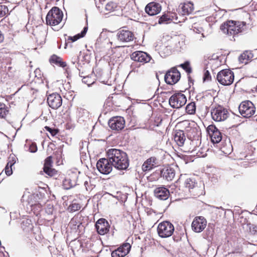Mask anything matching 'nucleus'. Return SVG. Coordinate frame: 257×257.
Masks as SVG:
<instances>
[{
    "mask_svg": "<svg viewBox=\"0 0 257 257\" xmlns=\"http://www.w3.org/2000/svg\"><path fill=\"white\" fill-rule=\"evenodd\" d=\"M107 158L111 165L120 170H126L129 166L127 155L124 152L116 149H110L107 151Z\"/></svg>",
    "mask_w": 257,
    "mask_h": 257,
    "instance_id": "1",
    "label": "nucleus"
},
{
    "mask_svg": "<svg viewBox=\"0 0 257 257\" xmlns=\"http://www.w3.org/2000/svg\"><path fill=\"white\" fill-rule=\"evenodd\" d=\"M220 30L227 36L233 38L246 30V24L244 22L228 21L221 25Z\"/></svg>",
    "mask_w": 257,
    "mask_h": 257,
    "instance_id": "2",
    "label": "nucleus"
},
{
    "mask_svg": "<svg viewBox=\"0 0 257 257\" xmlns=\"http://www.w3.org/2000/svg\"><path fill=\"white\" fill-rule=\"evenodd\" d=\"M63 17V12L58 8L53 7L47 15L46 23L52 26L58 25L61 22Z\"/></svg>",
    "mask_w": 257,
    "mask_h": 257,
    "instance_id": "3",
    "label": "nucleus"
},
{
    "mask_svg": "<svg viewBox=\"0 0 257 257\" xmlns=\"http://www.w3.org/2000/svg\"><path fill=\"white\" fill-rule=\"evenodd\" d=\"M174 231V225L169 221H165L160 223L157 227L158 235L162 238L171 236Z\"/></svg>",
    "mask_w": 257,
    "mask_h": 257,
    "instance_id": "4",
    "label": "nucleus"
},
{
    "mask_svg": "<svg viewBox=\"0 0 257 257\" xmlns=\"http://www.w3.org/2000/svg\"><path fill=\"white\" fill-rule=\"evenodd\" d=\"M216 79L223 85H230L233 82L234 74L229 69H224L218 73Z\"/></svg>",
    "mask_w": 257,
    "mask_h": 257,
    "instance_id": "5",
    "label": "nucleus"
},
{
    "mask_svg": "<svg viewBox=\"0 0 257 257\" xmlns=\"http://www.w3.org/2000/svg\"><path fill=\"white\" fill-rule=\"evenodd\" d=\"M238 109L240 114L246 118L250 117L255 111L253 104L249 100L242 101L239 105Z\"/></svg>",
    "mask_w": 257,
    "mask_h": 257,
    "instance_id": "6",
    "label": "nucleus"
},
{
    "mask_svg": "<svg viewBox=\"0 0 257 257\" xmlns=\"http://www.w3.org/2000/svg\"><path fill=\"white\" fill-rule=\"evenodd\" d=\"M187 101L185 95L181 93H175L169 99V104L174 108H180L184 105Z\"/></svg>",
    "mask_w": 257,
    "mask_h": 257,
    "instance_id": "7",
    "label": "nucleus"
},
{
    "mask_svg": "<svg viewBox=\"0 0 257 257\" xmlns=\"http://www.w3.org/2000/svg\"><path fill=\"white\" fill-rule=\"evenodd\" d=\"M212 119L216 121L225 120L228 116V111L221 106H218L211 110Z\"/></svg>",
    "mask_w": 257,
    "mask_h": 257,
    "instance_id": "8",
    "label": "nucleus"
},
{
    "mask_svg": "<svg viewBox=\"0 0 257 257\" xmlns=\"http://www.w3.org/2000/svg\"><path fill=\"white\" fill-rule=\"evenodd\" d=\"M184 186L186 191H188L193 196H199L202 193V190L199 188L197 184L193 179H186L184 182Z\"/></svg>",
    "mask_w": 257,
    "mask_h": 257,
    "instance_id": "9",
    "label": "nucleus"
},
{
    "mask_svg": "<svg viewBox=\"0 0 257 257\" xmlns=\"http://www.w3.org/2000/svg\"><path fill=\"white\" fill-rule=\"evenodd\" d=\"M108 158H101L98 160L96 164L98 170L103 174H108L112 171V166Z\"/></svg>",
    "mask_w": 257,
    "mask_h": 257,
    "instance_id": "10",
    "label": "nucleus"
},
{
    "mask_svg": "<svg viewBox=\"0 0 257 257\" xmlns=\"http://www.w3.org/2000/svg\"><path fill=\"white\" fill-rule=\"evenodd\" d=\"M180 78V73L176 68H172L165 76L166 82L170 85L176 83Z\"/></svg>",
    "mask_w": 257,
    "mask_h": 257,
    "instance_id": "11",
    "label": "nucleus"
},
{
    "mask_svg": "<svg viewBox=\"0 0 257 257\" xmlns=\"http://www.w3.org/2000/svg\"><path fill=\"white\" fill-rule=\"evenodd\" d=\"M108 124L112 130L119 131L124 128L125 120L123 117L117 116L110 118Z\"/></svg>",
    "mask_w": 257,
    "mask_h": 257,
    "instance_id": "12",
    "label": "nucleus"
},
{
    "mask_svg": "<svg viewBox=\"0 0 257 257\" xmlns=\"http://www.w3.org/2000/svg\"><path fill=\"white\" fill-rule=\"evenodd\" d=\"M207 221L202 216L196 217L192 221V230L197 233L201 232L206 227Z\"/></svg>",
    "mask_w": 257,
    "mask_h": 257,
    "instance_id": "13",
    "label": "nucleus"
},
{
    "mask_svg": "<svg viewBox=\"0 0 257 257\" xmlns=\"http://www.w3.org/2000/svg\"><path fill=\"white\" fill-rule=\"evenodd\" d=\"M62 99L61 96L58 93H52L47 97V102L50 107L56 109L62 105Z\"/></svg>",
    "mask_w": 257,
    "mask_h": 257,
    "instance_id": "14",
    "label": "nucleus"
},
{
    "mask_svg": "<svg viewBox=\"0 0 257 257\" xmlns=\"http://www.w3.org/2000/svg\"><path fill=\"white\" fill-rule=\"evenodd\" d=\"M131 59L139 62L146 63L150 62L151 59V56L147 53L143 51H136L131 55Z\"/></svg>",
    "mask_w": 257,
    "mask_h": 257,
    "instance_id": "15",
    "label": "nucleus"
},
{
    "mask_svg": "<svg viewBox=\"0 0 257 257\" xmlns=\"http://www.w3.org/2000/svg\"><path fill=\"white\" fill-rule=\"evenodd\" d=\"M95 227L100 235H104L108 232L109 225L105 219L100 218L96 222Z\"/></svg>",
    "mask_w": 257,
    "mask_h": 257,
    "instance_id": "16",
    "label": "nucleus"
},
{
    "mask_svg": "<svg viewBox=\"0 0 257 257\" xmlns=\"http://www.w3.org/2000/svg\"><path fill=\"white\" fill-rule=\"evenodd\" d=\"M207 131L213 143H218L221 140V134L214 125H209Z\"/></svg>",
    "mask_w": 257,
    "mask_h": 257,
    "instance_id": "17",
    "label": "nucleus"
},
{
    "mask_svg": "<svg viewBox=\"0 0 257 257\" xmlns=\"http://www.w3.org/2000/svg\"><path fill=\"white\" fill-rule=\"evenodd\" d=\"M162 9L160 4L156 2H152L148 4L146 8V12L150 16H155L159 14Z\"/></svg>",
    "mask_w": 257,
    "mask_h": 257,
    "instance_id": "18",
    "label": "nucleus"
},
{
    "mask_svg": "<svg viewBox=\"0 0 257 257\" xmlns=\"http://www.w3.org/2000/svg\"><path fill=\"white\" fill-rule=\"evenodd\" d=\"M133 33L128 30H121L117 34V39L122 42H128L132 41L134 39Z\"/></svg>",
    "mask_w": 257,
    "mask_h": 257,
    "instance_id": "19",
    "label": "nucleus"
},
{
    "mask_svg": "<svg viewBox=\"0 0 257 257\" xmlns=\"http://www.w3.org/2000/svg\"><path fill=\"white\" fill-rule=\"evenodd\" d=\"M155 197L160 200H166L169 196L170 192L168 189L164 187H159L154 191Z\"/></svg>",
    "mask_w": 257,
    "mask_h": 257,
    "instance_id": "20",
    "label": "nucleus"
},
{
    "mask_svg": "<svg viewBox=\"0 0 257 257\" xmlns=\"http://www.w3.org/2000/svg\"><path fill=\"white\" fill-rule=\"evenodd\" d=\"M52 157L49 156L45 159L43 167L44 172L50 176H53L56 173V171L52 168Z\"/></svg>",
    "mask_w": 257,
    "mask_h": 257,
    "instance_id": "21",
    "label": "nucleus"
},
{
    "mask_svg": "<svg viewBox=\"0 0 257 257\" xmlns=\"http://www.w3.org/2000/svg\"><path fill=\"white\" fill-rule=\"evenodd\" d=\"M158 160L156 157H152L148 159L143 164L142 169L144 172L151 170L158 165Z\"/></svg>",
    "mask_w": 257,
    "mask_h": 257,
    "instance_id": "22",
    "label": "nucleus"
},
{
    "mask_svg": "<svg viewBox=\"0 0 257 257\" xmlns=\"http://www.w3.org/2000/svg\"><path fill=\"white\" fill-rule=\"evenodd\" d=\"M161 174L167 180L172 181L175 176V171L173 168L167 167L162 169Z\"/></svg>",
    "mask_w": 257,
    "mask_h": 257,
    "instance_id": "23",
    "label": "nucleus"
},
{
    "mask_svg": "<svg viewBox=\"0 0 257 257\" xmlns=\"http://www.w3.org/2000/svg\"><path fill=\"white\" fill-rule=\"evenodd\" d=\"M180 10L179 13L182 16L189 15L191 14L194 10L193 5L191 3H185L180 6Z\"/></svg>",
    "mask_w": 257,
    "mask_h": 257,
    "instance_id": "24",
    "label": "nucleus"
},
{
    "mask_svg": "<svg viewBox=\"0 0 257 257\" xmlns=\"http://www.w3.org/2000/svg\"><path fill=\"white\" fill-rule=\"evenodd\" d=\"M17 158L15 156H10L8 160L5 171L7 176H10L13 173V166L16 163Z\"/></svg>",
    "mask_w": 257,
    "mask_h": 257,
    "instance_id": "25",
    "label": "nucleus"
},
{
    "mask_svg": "<svg viewBox=\"0 0 257 257\" xmlns=\"http://www.w3.org/2000/svg\"><path fill=\"white\" fill-rule=\"evenodd\" d=\"M174 139L179 146H182L186 140L184 132L181 130L177 131L174 136Z\"/></svg>",
    "mask_w": 257,
    "mask_h": 257,
    "instance_id": "26",
    "label": "nucleus"
},
{
    "mask_svg": "<svg viewBox=\"0 0 257 257\" xmlns=\"http://www.w3.org/2000/svg\"><path fill=\"white\" fill-rule=\"evenodd\" d=\"M252 57L253 54L251 52L245 51L239 56L238 60L240 63L246 64Z\"/></svg>",
    "mask_w": 257,
    "mask_h": 257,
    "instance_id": "27",
    "label": "nucleus"
},
{
    "mask_svg": "<svg viewBox=\"0 0 257 257\" xmlns=\"http://www.w3.org/2000/svg\"><path fill=\"white\" fill-rule=\"evenodd\" d=\"M81 224L78 217H73L70 220L68 225L72 230L77 232V230H79V228L81 227Z\"/></svg>",
    "mask_w": 257,
    "mask_h": 257,
    "instance_id": "28",
    "label": "nucleus"
},
{
    "mask_svg": "<svg viewBox=\"0 0 257 257\" xmlns=\"http://www.w3.org/2000/svg\"><path fill=\"white\" fill-rule=\"evenodd\" d=\"M50 61L51 63L55 64L62 67L66 66V63L63 61L62 59L56 55H53L51 57Z\"/></svg>",
    "mask_w": 257,
    "mask_h": 257,
    "instance_id": "29",
    "label": "nucleus"
},
{
    "mask_svg": "<svg viewBox=\"0 0 257 257\" xmlns=\"http://www.w3.org/2000/svg\"><path fill=\"white\" fill-rule=\"evenodd\" d=\"M131 248V246L128 243H125L123 244L122 245L119 247L117 249H118V251L121 253L120 256L124 257L127 254L130 252Z\"/></svg>",
    "mask_w": 257,
    "mask_h": 257,
    "instance_id": "30",
    "label": "nucleus"
},
{
    "mask_svg": "<svg viewBox=\"0 0 257 257\" xmlns=\"http://www.w3.org/2000/svg\"><path fill=\"white\" fill-rule=\"evenodd\" d=\"M174 20V16L173 15H170L168 14H165L163 15L159 20V24H167L170 20L172 21Z\"/></svg>",
    "mask_w": 257,
    "mask_h": 257,
    "instance_id": "31",
    "label": "nucleus"
},
{
    "mask_svg": "<svg viewBox=\"0 0 257 257\" xmlns=\"http://www.w3.org/2000/svg\"><path fill=\"white\" fill-rule=\"evenodd\" d=\"M87 30H88V27H85L83 28V30L81 32V33L78 34L73 37H70V36L68 38V40H71L72 42L76 41L79 38L83 37L85 35Z\"/></svg>",
    "mask_w": 257,
    "mask_h": 257,
    "instance_id": "32",
    "label": "nucleus"
},
{
    "mask_svg": "<svg viewBox=\"0 0 257 257\" xmlns=\"http://www.w3.org/2000/svg\"><path fill=\"white\" fill-rule=\"evenodd\" d=\"M8 107L3 103H0V118H5L8 114Z\"/></svg>",
    "mask_w": 257,
    "mask_h": 257,
    "instance_id": "33",
    "label": "nucleus"
},
{
    "mask_svg": "<svg viewBox=\"0 0 257 257\" xmlns=\"http://www.w3.org/2000/svg\"><path fill=\"white\" fill-rule=\"evenodd\" d=\"M186 110L188 114H194L196 110V106L195 103L194 102H192L187 104L186 107Z\"/></svg>",
    "mask_w": 257,
    "mask_h": 257,
    "instance_id": "34",
    "label": "nucleus"
},
{
    "mask_svg": "<svg viewBox=\"0 0 257 257\" xmlns=\"http://www.w3.org/2000/svg\"><path fill=\"white\" fill-rule=\"evenodd\" d=\"M81 208V206L79 204L73 202L68 207V209L71 212H74L78 210Z\"/></svg>",
    "mask_w": 257,
    "mask_h": 257,
    "instance_id": "35",
    "label": "nucleus"
},
{
    "mask_svg": "<svg viewBox=\"0 0 257 257\" xmlns=\"http://www.w3.org/2000/svg\"><path fill=\"white\" fill-rule=\"evenodd\" d=\"M9 10L7 6L0 5V18L4 17L8 13Z\"/></svg>",
    "mask_w": 257,
    "mask_h": 257,
    "instance_id": "36",
    "label": "nucleus"
},
{
    "mask_svg": "<svg viewBox=\"0 0 257 257\" xmlns=\"http://www.w3.org/2000/svg\"><path fill=\"white\" fill-rule=\"evenodd\" d=\"M82 80L83 83L86 84L88 86H90L94 82V81L89 76L83 77Z\"/></svg>",
    "mask_w": 257,
    "mask_h": 257,
    "instance_id": "37",
    "label": "nucleus"
},
{
    "mask_svg": "<svg viewBox=\"0 0 257 257\" xmlns=\"http://www.w3.org/2000/svg\"><path fill=\"white\" fill-rule=\"evenodd\" d=\"M180 66L183 68L188 73L191 72V68L189 66V63L185 62L184 63L180 65Z\"/></svg>",
    "mask_w": 257,
    "mask_h": 257,
    "instance_id": "38",
    "label": "nucleus"
},
{
    "mask_svg": "<svg viewBox=\"0 0 257 257\" xmlns=\"http://www.w3.org/2000/svg\"><path fill=\"white\" fill-rule=\"evenodd\" d=\"M115 4L113 3H108L105 6V9L108 11H113L115 8Z\"/></svg>",
    "mask_w": 257,
    "mask_h": 257,
    "instance_id": "39",
    "label": "nucleus"
},
{
    "mask_svg": "<svg viewBox=\"0 0 257 257\" xmlns=\"http://www.w3.org/2000/svg\"><path fill=\"white\" fill-rule=\"evenodd\" d=\"M29 151L31 153H36L37 151V147L35 143H32L29 149Z\"/></svg>",
    "mask_w": 257,
    "mask_h": 257,
    "instance_id": "40",
    "label": "nucleus"
},
{
    "mask_svg": "<svg viewBox=\"0 0 257 257\" xmlns=\"http://www.w3.org/2000/svg\"><path fill=\"white\" fill-rule=\"evenodd\" d=\"M211 79V75L208 70H206L204 73V81H209Z\"/></svg>",
    "mask_w": 257,
    "mask_h": 257,
    "instance_id": "41",
    "label": "nucleus"
},
{
    "mask_svg": "<svg viewBox=\"0 0 257 257\" xmlns=\"http://www.w3.org/2000/svg\"><path fill=\"white\" fill-rule=\"evenodd\" d=\"M45 128L48 131L52 136H55L58 133V131L55 129H52L49 126H45Z\"/></svg>",
    "mask_w": 257,
    "mask_h": 257,
    "instance_id": "42",
    "label": "nucleus"
},
{
    "mask_svg": "<svg viewBox=\"0 0 257 257\" xmlns=\"http://www.w3.org/2000/svg\"><path fill=\"white\" fill-rule=\"evenodd\" d=\"M121 253L118 251V249H117L116 250L113 251L111 253V256L112 257H121L120 256Z\"/></svg>",
    "mask_w": 257,
    "mask_h": 257,
    "instance_id": "43",
    "label": "nucleus"
},
{
    "mask_svg": "<svg viewBox=\"0 0 257 257\" xmlns=\"http://www.w3.org/2000/svg\"><path fill=\"white\" fill-rule=\"evenodd\" d=\"M78 111L79 114L81 113H83L86 114H88V111L84 109L81 108L78 109Z\"/></svg>",
    "mask_w": 257,
    "mask_h": 257,
    "instance_id": "44",
    "label": "nucleus"
},
{
    "mask_svg": "<svg viewBox=\"0 0 257 257\" xmlns=\"http://www.w3.org/2000/svg\"><path fill=\"white\" fill-rule=\"evenodd\" d=\"M84 186L86 188V189L87 190H88L89 189H90V188L89 187V182L87 181H85L84 182Z\"/></svg>",
    "mask_w": 257,
    "mask_h": 257,
    "instance_id": "45",
    "label": "nucleus"
},
{
    "mask_svg": "<svg viewBox=\"0 0 257 257\" xmlns=\"http://www.w3.org/2000/svg\"><path fill=\"white\" fill-rule=\"evenodd\" d=\"M201 30H202V29H199L196 28H195V27H194V28H193V31H194V32H195L196 33H201Z\"/></svg>",
    "mask_w": 257,
    "mask_h": 257,
    "instance_id": "46",
    "label": "nucleus"
},
{
    "mask_svg": "<svg viewBox=\"0 0 257 257\" xmlns=\"http://www.w3.org/2000/svg\"><path fill=\"white\" fill-rule=\"evenodd\" d=\"M4 37L2 34V32L0 31V43L2 42L4 40Z\"/></svg>",
    "mask_w": 257,
    "mask_h": 257,
    "instance_id": "47",
    "label": "nucleus"
},
{
    "mask_svg": "<svg viewBox=\"0 0 257 257\" xmlns=\"http://www.w3.org/2000/svg\"><path fill=\"white\" fill-rule=\"evenodd\" d=\"M73 186V184H71L70 185V187H66V189H69V188L71 187H72V186Z\"/></svg>",
    "mask_w": 257,
    "mask_h": 257,
    "instance_id": "48",
    "label": "nucleus"
},
{
    "mask_svg": "<svg viewBox=\"0 0 257 257\" xmlns=\"http://www.w3.org/2000/svg\"><path fill=\"white\" fill-rule=\"evenodd\" d=\"M67 182H68V180L66 179L65 181L64 184L65 183H67Z\"/></svg>",
    "mask_w": 257,
    "mask_h": 257,
    "instance_id": "49",
    "label": "nucleus"
},
{
    "mask_svg": "<svg viewBox=\"0 0 257 257\" xmlns=\"http://www.w3.org/2000/svg\"><path fill=\"white\" fill-rule=\"evenodd\" d=\"M175 20H177V17H176Z\"/></svg>",
    "mask_w": 257,
    "mask_h": 257,
    "instance_id": "50",
    "label": "nucleus"
}]
</instances>
